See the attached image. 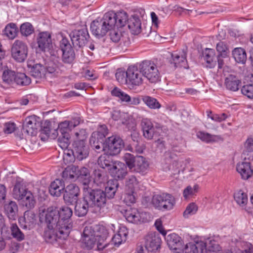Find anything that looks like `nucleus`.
<instances>
[{
	"mask_svg": "<svg viewBox=\"0 0 253 253\" xmlns=\"http://www.w3.org/2000/svg\"><path fill=\"white\" fill-rule=\"evenodd\" d=\"M45 210L40 209L39 214L40 219L44 216L46 228L43 238L46 242L54 244L59 240H65L73 227L72 209L66 206L61 208L50 206L47 208L44 214Z\"/></svg>",
	"mask_w": 253,
	"mask_h": 253,
	"instance_id": "f257e3e1",
	"label": "nucleus"
},
{
	"mask_svg": "<svg viewBox=\"0 0 253 253\" xmlns=\"http://www.w3.org/2000/svg\"><path fill=\"white\" fill-rule=\"evenodd\" d=\"M125 11L115 12L110 11L105 13L102 18H97L90 24V31L92 34L97 38L104 36L106 33L115 27L121 28L126 20Z\"/></svg>",
	"mask_w": 253,
	"mask_h": 253,
	"instance_id": "f03ea898",
	"label": "nucleus"
},
{
	"mask_svg": "<svg viewBox=\"0 0 253 253\" xmlns=\"http://www.w3.org/2000/svg\"><path fill=\"white\" fill-rule=\"evenodd\" d=\"M108 232L103 226H99L96 229L95 236L82 237L83 243L88 250L92 249L95 244L99 250H102L107 246V244H103L107 239Z\"/></svg>",
	"mask_w": 253,
	"mask_h": 253,
	"instance_id": "7ed1b4c3",
	"label": "nucleus"
},
{
	"mask_svg": "<svg viewBox=\"0 0 253 253\" xmlns=\"http://www.w3.org/2000/svg\"><path fill=\"white\" fill-rule=\"evenodd\" d=\"M84 196L91 205V208H97L101 212V210L106 205L107 199L104 190L100 188L87 187L84 190Z\"/></svg>",
	"mask_w": 253,
	"mask_h": 253,
	"instance_id": "20e7f679",
	"label": "nucleus"
},
{
	"mask_svg": "<svg viewBox=\"0 0 253 253\" xmlns=\"http://www.w3.org/2000/svg\"><path fill=\"white\" fill-rule=\"evenodd\" d=\"M36 42L40 51L48 53L51 56L56 55L57 51L53 48L50 32L48 31L39 32L36 37Z\"/></svg>",
	"mask_w": 253,
	"mask_h": 253,
	"instance_id": "39448f33",
	"label": "nucleus"
},
{
	"mask_svg": "<svg viewBox=\"0 0 253 253\" xmlns=\"http://www.w3.org/2000/svg\"><path fill=\"white\" fill-rule=\"evenodd\" d=\"M151 203L155 209L162 211H166L173 208L175 204V200L171 194L163 193L154 195Z\"/></svg>",
	"mask_w": 253,
	"mask_h": 253,
	"instance_id": "423d86ee",
	"label": "nucleus"
},
{
	"mask_svg": "<svg viewBox=\"0 0 253 253\" xmlns=\"http://www.w3.org/2000/svg\"><path fill=\"white\" fill-rule=\"evenodd\" d=\"M108 134V129L106 125L100 126L97 131L92 133L89 143L91 148L97 153L103 152L105 137Z\"/></svg>",
	"mask_w": 253,
	"mask_h": 253,
	"instance_id": "0eeeda50",
	"label": "nucleus"
},
{
	"mask_svg": "<svg viewBox=\"0 0 253 253\" xmlns=\"http://www.w3.org/2000/svg\"><path fill=\"white\" fill-rule=\"evenodd\" d=\"M70 39L74 48H82L87 43L90 36L86 26L76 29L69 34Z\"/></svg>",
	"mask_w": 253,
	"mask_h": 253,
	"instance_id": "6e6552de",
	"label": "nucleus"
},
{
	"mask_svg": "<svg viewBox=\"0 0 253 253\" xmlns=\"http://www.w3.org/2000/svg\"><path fill=\"white\" fill-rule=\"evenodd\" d=\"M139 69L143 76L151 83H156L160 80V73L156 65L151 61L145 60L139 65Z\"/></svg>",
	"mask_w": 253,
	"mask_h": 253,
	"instance_id": "1a4fd4ad",
	"label": "nucleus"
},
{
	"mask_svg": "<svg viewBox=\"0 0 253 253\" xmlns=\"http://www.w3.org/2000/svg\"><path fill=\"white\" fill-rule=\"evenodd\" d=\"M124 146L123 140L120 136L113 135L105 139L103 151L112 156H116L120 153Z\"/></svg>",
	"mask_w": 253,
	"mask_h": 253,
	"instance_id": "9d476101",
	"label": "nucleus"
},
{
	"mask_svg": "<svg viewBox=\"0 0 253 253\" xmlns=\"http://www.w3.org/2000/svg\"><path fill=\"white\" fill-rule=\"evenodd\" d=\"M11 52L13 59L17 62L22 63L27 58L28 47L24 42L17 40L12 45Z\"/></svg>",
	"mask_w": 253,
	"mask_h": 253,
	"instance_id": "9b49d317",
	"label": "nucleus"
},
{
	"mask_svg": "<svg viewBox=\"0 0 253 253\" xmlns=\"http://www.w3.org/2000/svg\"><path fill=\"white\" fill-rule=\"evenodd\" d=\"M63 194L65 203L67 205H73L79 199L80 189L76 184L71 183L65 186Z\"/></svg>",
	"mask_w": 253,
	"mask_h": 253,
	"instance_id": "f8f14e48",
	"label": "nucleus"
},
{
	"mask_svg": "<svg viewBox=\"0 0 253 253\" xmlns=\"http://www.w3.org/2000/svg\"><path fill=\"white\" fill-rule=\"evenodd\" d=\"M161 239L158 233L150 232L144 237V245L148 252H153L160 248Z\"/></svg>",
	"mask_w": 253,
	"mask_h": 253,
	"instance_id": "ddd939ff",
	"label": "nucleus"
},
{
	"mask_svg": "<svg viewBox=\"0 0 253 253\" xmlns=\"http://www.w3.org/2000/svg\"><path fill=\"white\" fill-rule=\"evenodd\" d=\"M71 151L74 158L79 161L86 158L89 154L88 147L84 141H73Z\"/></svg>",
	"mask_w": 253,
	"mask_h": 253,
	"instance_id": "4468645a",
	"label": "nucleus"
},
{
	"mask_svg": "<svg viewBox=\"0 0 253 253\" xmlns=\"http://www.w3.org/2000/svg\"><path fill=\"white\" fill-rule=\"evenodd\" d=\"M165 239L169 248L174 253H182L184 252V242L177 234H169L166 237Z\"/></svg>",
	"mask_w": 253,
	"mask_h": 253,
	"instance_id": "2eb2a0df",
	"label": "nucleus"
},
{
	"mask_svg": "<svg viewBox=\"0 0 253 253\" xmlns=\"http://www.w3.org/2000/svg\"><path fill=\"white\" fill-rule=\"evenodd\" d=\"M36 116L33 115L27 117L23 124V130L24 132L31 136L36 135L37 130L41 126V122Z\"/></svg>",
	"mask_w": 253,
	"mask_h": 253,
	"instance_id": "dca6fc26",
	"label": "nucleus"
},
{
	"mask_svg": "<svg viewBox=\"0 0 253 253\" xmlns=\"http://www.w3.org/2000/svg\"><path fill=\"white\" fill-rule=\"evenodd\" d=\"M186 56V53L183 51L181 53H171V56L168 60L169 63L174 69L177 68L188 69Z\"/></svg>",
	"mask_w": 253,
	"mask_h": 253,
	"instance_id": "f3484780",
	"label": "nucleus"
},
{
	"mask_svg": "<svg viewBox=\"0 0 253 253\" xmlns=\"http://www.w3.org/2000/svg\"><path fill=\"white\" fill-rule=\"evenodd\" d=\"M142 74L141 70L135 66H129L127 68V84L139 86L143 83Z\"/></svg>",
	"mask_w": 253,
	"mask_h": 253,
	"instance_id": "a211bd4d",
	"label": "nucleus"
},
{
	"mask_svg": "<svg viewBox=\"0 0 253 253\" xmlns=\"http://www.w3.org/2000/svg\"><path fill=\"white\" fill-rule=\"evenodd\" d=\"M109 169L111 175L114 178L113 180L118 181L124 179L127 173L126 165L121 162H115L113 166Z\"/></svg>",
	"mask_w": 253,
	"mask_h": 253,
	"instance_id": "6ab92c4d",
	"label": "nucleus"
},
{
	"mask_svg": "<svg viewBox=\"0 0 253 253\" xmlns=\"http://www.w3.org/2000/svg\"><path fill=\"white\" fill-rule=\"evenodd\" d=\"M130 168V171L131 172L139 173L142 175L145 174L148 169L149 163L146 158L142 156H136V165L134 167L131 165V160L128 161Z\"/></svg>",
	"mask_w": 253,
	"mask_h": 253,
	"instance_id": "aec40b11",
	"label": "nucleus"
},
{
	"mask_svg": "<svg viewBox=\"0 0 253 253\" xmlns=\"http://www.w3.org/2000/svg\"><path fill=\"white\" fill-rule=\"evenodd\" d=\"M125 12L126 15V20L121 28L125 26L127 22L128 28L132 34L137 35L139 34L141 31V23L139 16L136 15H133L128 18L127 13Z\"/></svg>",
	"mask_w": 253,
	"mask_h": 253,
	"instance_id": "412c9836",
	"label": "nucleus"
},
{
	"mask_svg": "<svg viewBox=\"0 0 253 253\" xmlns=\"http://www.w3.org/2000/svg\"><path fill=\"white\" fill-rule=\"evenodd\" d=\"M242 81L239 77L232 75H228L224 80V85L227 90L236 92L241 86Z\"/></svg>",
	"mask_w": 253,
	"mask_h": 253,
	"instance_id": "4be33fe9",
	"label": "nucleus"
},
{
	"mask_svg": "<svg viewBox=\"0 0 253 253\" xmlns=\"http://www.w3.org/2000/svg\"><path fill=\"white\" fill-rule=\"evenodd\" d=\"M24 184L23 180L20 177H17L13 189V197L20 201L25 196V195L30 192Z\"/></svg>",
	"mask_w": 253,
	"mask_h": 253,
	"instance_id": "5701e85b",
	"label": "nucleus"
},
{
	"mask_svg": "<svg viewBox=\"0 0 253 253\" xmlns=\"http://www.w3.org/2000/svg\"><path fill=\"white\" fill-rule=\"evenodd\" d=\"M85 199V196L83 195L82 200L78 199L75 203V213L79 217L85 216L88 211L89 208H91L90 203Z\"/></svg>",
	"mask_w": 253,
	"mask_h": 253,
	"instance_id": "b1692460",
	"label": "nucleus"
},
{
	"mask_svg": "<svg viewBox=\"0 0 253 253\" xmlns=\"http://www.w3.org/2000/svg\"><path fill=\"white\" fill-rule=\"evenodd\" d=\"M64 189H65L64 180L57 178L51 183L48 191L52 196L59 197L63 193Z\"/></svg>",
	"mask_w": 253,
	"mask_h": 253,
	"instance_id": "393cba45",
	"label": "nucleus"
},
{
	"mask_svg": "<svg viewBox=\"0 0 253 253\" xmlns=\"http://www.w3.org/2000/svg\"><path fill=\"white\" fill-rule=\"evenodd\" d=\"M140 125L143 136L147 140H151L155 132V127L152 122L148 119H143Z\"/></svg>",
	"mask_w": 253,
	"mask_h": 253,
	"instance_id": "a878e982",
	"label": "nucleus"
},
{
	"mask_svg": "<svg viewBox=\"0 0 253 253\" xmlns=\"http://www.w3.org/2000/svg\"><path fill=\"white\" fill-rule=\"evenodd\" d=\"M36 220V215L32 211L25 212L24 217L19 219V222L21 228L23 229H30V226L35 224Z\"/></svg>",
	"mask_w": 253,
	"mask_h": 253,
	"instance_id": "bb28decb",
	"label": "nucleus"
},
{
	"mask_svg": "<svg viewBox=\"0 0 253 253\" xmlns=\"http://www.w3.org/2000/svg\"><path fill=\"white\" fill-rule=\"evenodd\" d=\"M27 67L32 76L37 79H46L44 66L41 64H35L33 65L28 63Z\"/></svg>",
	"mask_w": 253,
	"mask_h": 253,
	"instance_id": "cd10ccee",
	"label": "nucleus"
},
{
	"mask_svg": "<svg viewBox=\"0 0 253 253\" xmlns=\"http://www.w3.org/2000/svg\"><path fill=\"white\" fill-rule=\"evenodd\" d=\"M119 186V183L117 180L110 179L107 181L104 190L107 200L114 198Z\"/></svg>",
	"mask_w": 253,
	"mask_h": 253,
	"instance_id": "c85d7f7f",
	"label": "nucleus"
},
{
	"mask_svg": "<svg viewBox=\"0 0 253 253\" xmlns=\"http://www.w3.org/2000/svg\"><path fill=\"white\" fill-rule=\"evenodd\" d=\"M236 169L244 179H248L253 174V170L251 167L250 162H243L237 165Z\"/></svg>",
	"mask_w": 253,
	"mask_h": 253,
	"instance_id": "c756f323",
	"label": "nucleus"
},
{
	"mask_svg": "<svg viewBox=\"0 0 253 253\" xmlns=\"http://www.w3.org/2000/svg\"><path fill=\"white\" fill-rule=\"evenodd\" d=\"M203 56L207 64V67L213 68L216 66V55L213 49L206 48L203 52Z\"/></svg>",
	"mask_w": 253,
	"mask_h": 253,
	"instance_id": "7c9ffc66",
	"label": "nucleus"
},
{
	"mask_svg": "<svg viewBox=\"0 0 253 253\" xmlns=\"http://www.w3.org/2000/svg\"><path fill=\"white\" fill-rule=\"evenodd\" d=\"M4 211L9 220H15L17 217L18 206L13 201H10L4 206Z\"/></svg>",
	"mask_w": 253,
	"mask_h": 253,
	"instance_id": "2f4dec72",
	"label": "nucleus"
},
{
	"mask_svg": "<svg viewBox=\"0 0 253 253\" xmlns=\"http://www.w3.org/2000/svg\"><path fill=\"white\" fill-rule=\"evenodd\" d=\"M73 172H77V177L80 180H83V183L85 185L90 180V173L89 169L85 167L79 168V167H72Z\"/></svg>",
	"mask_w": 253,
	"mask_h": 253,
	"instance_id": "473e14b6",
	"label": "nucleus"
},
{
	"mask_svg": "<svg viewBox=\"0 0 253 253\" xmlns=\"http://www.w3.org/2000/svg\"><path fill=\"white\" fill-rule=\"evenodd\" d=\"M18 31L19 30L16 24L14 23H10L6 25L2 31V34L9 39L13 40L17 37Z\"/></svg>",
	"mask_w": 253,
	"mask_h": 253,
	"instance_id": "72a5a7b5",
	"label": "nucleus"
},
{
	"mask_svg": "<svg viewBox=\"0 0 253 253\" xmlns=\"http://www.w3.org/2000/svg\"><path fill=\"white\" fill-rule=\"evenodd\" d=\"M125 216L126 219L131 223H137L140 221L141 215L136 209L129 208L126 210Z\"/></svg>",
	"mask_w": 253,
	"mask_h": 253,
	"instance_id": "f704fd0d",
	"label": "nucleus"
},
{
	"mask_svg": "<svg viewBox=\"0 0 253 253\" xmlns=\"http://www.w3.org/2000/svg\"><path fill=\"white\" fill-rule=\"evenodd\" d=\"M232 55L236 62L245 64L247 60V54L245 50L241 47H237L232 51Z\"/></svg>",
	"mask_w": 253,
	"mask_h": 253,
	"instance_id": "c9c22d12",
	"label": "nucleus"
},
{
	"mask_svg": "<svg viewBox=\"0 0 253 253\" xmlns=\"http://www.w3.org/2000/svg\"><path fill=\"white\" fill-rule=\"evenodd\" d=\"M110 156L111 155L104 152V154L101 155L98 158L97 163L98 165L103 169L106 168H108L109 169L111 168V166L113 167L115 163L113 162Z\"/></svg>",
	"mask_w": 253,
	"mask_h": 253,
	"instance_id": "e433bc0d",
	"label": "nucleus"
},
{
	"mask_svg": "<svg viewBox=\"0 0 253 253\" xmlns=\"http://www.w3.org/2000/svg\"><path fill=\"white\" fill-rule=\"evenodd\" d=\"M92 177L94 182L97 185L104 183L107 180L106 173L103 169H94L93 172Z\"/></svg>",
	"mask_w": 253,
	"mask_h": 253,
	"instance_id": "4c0bfd02",
	"label": "nucleus"
},
{
	"mask_svg": "<svg viewBox=\"0 0 253 253\" xmlns=\"http://www.w3.org/2000/svg\"><path fill=\"white\" fill-rule=\"evenodd\" d=\"M16 74V72L10 69L4 70L2 75L3 83L8 85L13 84H14Z\"/></svg>",
	"mask_w": 253,
	"mask_h": 253,
	"instance_id": "58836bf2",
	"label": "nucleus"
},
{
	"mask_svg": "<svg viewBox=\"0 0 253 253\" xmlns=\"http://www.w3.org/2000/svg\"><path fill=\"white\" fill-rule=\"evenodd\" d=\"M31 83V78L25 73L16 72L14 83L17 85L27 86L30 84Z\"/></svg>",
	"mask_w": 253,
	"mask_h": 253,
	"instance_id": "ea45409f",
	"label": "nucleus"
},
{
	"mask_svg": "<svg viewBox=\"0 0 253 253\" xmlns=\"http://www.w3.org/2000/svg\"><path fill=\"white\" fill-rule=\"evenodd\" d=\"M69 125V123L66 121L60 123L58 125L57 129L54 130L55 133H53V134L55 136L59 135V133H60V135L69 134V132L71 131L72 129Z\"/></svg>",
	"mask_w": 253,
	"mask_h": 253,
	"instance_id": "a19ab883",
	"label": "nucleus"
},
{
	"mask_svg": "<svg viewBox=\"0 0 253 253\" xmlns=\"http://www.w3.org/2000/svg\"><path fill=\"white\" fill-rule=\"evenodd\" d=\"M20 200L22 201V204L25 206L27 209L31 210L34 208L36 204V201L33 194L30 192L25 195L24 198Z\"/></svg>",
	"mask_w": 253,
	"mask_h": 253,
	"instance_id": "79ce46f5",
	"label": "nucleus"
},
{
	"mask_svg": "<svg viewBox=\"0 0 253 253\" xmlns=\"http://www.w3.org/2000/svg\"><path fill=\"white\" fill-rule=\"evenodd\" d=\"M62 61L66 64H71L75 59V53L73 48L62 51Z\"/></svg>",
	"mask_w": 253,
	"mask_h": 253,
	"instance_id": "37998d69",
	"label": "nucleus"
},
{
	"mask_svg": "<svg viewBox=\"0 0 253 253\" xmlns=\"http://www.w3.org/2000/svg\"><path fill=\"white\" fill-rule=\"evenodd\" d=\"M10 231L12 237L17 241L21 242L24 240L25 235L16 224L12 223L11 225Z\"/></svg>",
	"mask_w": 253,
	"mask_h": 253,
	"instance_id": "c03bdc74",
	"label": "nucleus"
},
{
	"mask_svg": "<svg viewBox=\"0 0 253 253\" xmlns=\"http://www.w3.org/2000/svg\"><path fill=\"white\" fill-rule=\"evenodd\" d=\"M234 198L238 205L245 206L248 202V196L242 190H239L234 194Z\"/></svg>",
	"mask_w": 253,
	"mask_h": 253,
	"instance_id": "a18cd8bd",
	"label": "nucleus"
},
{
	"mask_svg": "<svg viewBox=\"0 0 253 253\" xmlns=\"http://www.w3.org/2000/svg\"><path fill=\"white\" fill-rule=\"evenodd\" d=\"M135 138L136 140L132 138L133 141L128 146V150L132 152L134 151L139 154L142 153L145 149V146L138 141L136 137Z\"/></svg>",
	"mask_w": 253,
	"mask_h": 253,
	"instance_id": "49530a36",
	"label": "nucleus"
},
{
	"mask_svg": "<svg viewBox=\"0 0 253 253\" xmlns=\"http://www.w3.org/2000/svg\"><path fill=\"white\" fill-rule=\"evenodd\" d=\"M136 193L134 191L126 190V192L123 196V202L127 206L134 204L136 201Z\"/></svg>",
	"mask_w": 253,
	"mask_h": 253,
	"instance_id": "de8ad7c7",
	"label": "nucleus"
},
{
	"mask_svg": "<svg viewBox=\"0 0 253 253\" xmlns=\"http://www.w3.org/2000/svg\"><path fill=\"white\" fill-rule=\"evenodd\" d=\"M197 136L201 140L207 143L214 142L216 139L221 138V136L219 135H211L209 133L204 132H200Z\"/></svg>",
	"mask_w": 253,
	"mask_h": 253,
	"instance_id": "09e8293b",
	"label": "nucleus"
},
{
	"mask_svg": "<svg viewBox=\"0 0 253 253\" xmlns=\"http://www.w3.org/2000/svg\"><path fill=\"white\" fill-rule=\"evenodd\" d=\"M20 31L22 35L27 37L33 34L34 28L30 23L25 22L21 25Z\"/></svg>",
	"mask_w": 253,
	"mask_h": 253,
	"instance_id": "8fccbe9b",
	"label": "nucleus"
},
{
	"mask_svg": "<svg viewBox=\"0 0 253 253\" xmlns=\"http://www.w3.org/2000/svg\"><path fill=\"white\" fill-rule=\"evenodd\" d=\"M143 102L151 109H159L161 107V105L156 99L146 96L143 98Z\"/></svg>",
	"mask_w": 253,
	"mask_h": 253,
	"instance_id": "3c124183",
	"label": "nucleus"
},
{
	"mask_svg": "<svg viewBox=\"0 0 253 253\" xmlns=\"http://www.w3.org/2000/svg\"><path fill=\"white\" fill-rule=\"evenodd\" d=\"M216 49L218 52V55L221 56L222 58H226L228 56L229 49L227 45L223 42H219L216 44Z\"/></svg>",
	"mask_w": 253,
	"mask_h": 253,
	"instance_id": "603ef678",
	"label": "nucleus"
},
{
	"mask_svg": "<svg viewBox=\"0 0 253 253\" xmlns=\"http://www.w3.org/2000/svg\"><path fill=\"white\" fill-rule=\"evenodd\" d=\"M116 80L122 84H127V70L125 71L118 69L115 74Z\"/></svg>",
	"mask_w": 253,
	"mask_h": 253,
	"instance_id": "864d4df0",
	"label": "nucleus"
},
{
	"mask_svg": "<svg viewBox=\"0 0 253 253\" xmlns=\"http://www.w3.org/2000/svg\"><path fill=\"white\" fill-rule=\"evenodd\" d=\"M138 184V181L135 176H129L126 183V190L135 191V188Z\"/></svg>",
	"mask_w": 253,
	"mask_h": 253,
	"instance_id": "5fc2aeb1",
	"label": "nucleus"
},
{
	"mask_svg": "<svg viewBox=\"0 0 253 253\" xmlns=\"http://www.w3.org/2000/svg\"><path fill=\"white\" fill-rule=\"evenodd\" d=\"M242 94L249 99H253V84H246L241 87Z\"/></svg>",
	"mask_w": 253,
	"mask_h": 253,
	"instance_id": "6e6d98bb",
	"label": "nucleus"
},
{
	"mask_svg": "<svg viewBox=\"0 0 253 253\" xmlns=\"http://www.w3.org/2000/svg\"><path fill=\"white\" fill-rule=\"evenodd\" d=\"M182 167V163L177 161H174L169 166V170H171V173L173 175L179 174L181 169L182 172L184 170V168L181 169Z\"/></svg>",
	"mask_w": 253,
	"mask_h": 253,
	"instance_id": "4d7b16f0",
	"label": "nucleus"
},
{
	"mask_svg": "<svg viewBox=\"0 0 253 253\" xmlns=\"http://www.w3.org/2000/svg\"><path fill=\"white\" fill-rule=\"evenodd\" d=\"M70 134L60 135L58 138L60 146L63 149L68 148L70 143Z\"/></svg>",
	"mask_w": 253,
	"mask_h": 253,
	"instance_id": "13d9d810",
	"label": "nucleus"
},
{
	"mask_svg": "<svg viewBox=\"0 0 253 253\" xmlns=\"http://www.w3.org/2000/svg\"><path fill=\"white\" fill-rule=\"evenodd\" d=\"M51 123L49 121H45L42 124L41 123V126L39 128L42 134H44L45 136L49 137L50 132Z\"/></svg>",
	"mask_w": 253,
	"mask_h": 253,
	"instance_id": "bf43d9fd",
	"label": "nucleus"
},
{
	"mask_svg": "<svg viewBox=\"0 0 253 253\" xmlns=\"http://www.w3.org/2000/svg\"><path fill=\"white\" fill-rule=\"evenodd\" d=\"M198 210L196 205L194 203L189 204L186 207V210L183 212V215L185 218H188L189 215L195 214Z\"/></svg>",
	"mask_w": 253,
	"mask_h": 253,
	"instance_id": "052dcab7",
	"label": "nucleus"
},
{
	"mask_svg": "<svg viewBox=\"0 0 253 253\" xmlns=\"http://www.w3.org/2000/svg\"><path fill=\"white\" fill-rule=\"evenodd\" d=\"M109 37L111 40L114 42H120L123 36L122 32L119 30L115 29L109 30Z\"/></svg>",
	"mask_w": 253,
	"mask_h": 253,
	"instance_id": "680f3d73",
	"label": "nucleus"
},
{
	"mask_svg": "<svg viewBox=\"0 0 253 253\" xmlns=\"http://www.w3.org/2000/svg\"><path fill=\"white\" fill-rule=\"evenodd\" d=\"M59 48L61 51H64V50H68L74 47L71 45L67 38L62 37L61 40L59 42Z\"/></svg>",
	"mask_w": 253,
	"mask_h": 253,
	"instance_id": "e2e57ef3",
	"label": "nucleus"
},
{
	"mask_svg": "<svg viewBox=\"0 0 253 253\" xmlns=\"http://www.w3.org/2000/svg\"><path fill=\"white\" fill-rule=\"evenodd\" d=\"M76 139L74 141H84L85 142L87 137L86 131L84 129H81L75 133Z\"/></svg>",
	"mask_w": 253,
	"mask_h": 253,
	"instance_id": "0e129e2a",
	"label": "nucleus"
},
{
	"mask_svg": "<svg viewBox=\"0 0 253 253\" xmlns=\"http://www.w3.org/2000/svg\"><path fill=\"white\" fill-rule=\"evenodd\" d=\"M72 167L69 170L66 169L62 172V177L67 179H77V172H73Z\"/></svg>",
	"mask_w": 253,
	"mask_h": 253,
	"instance_id": "69168bd1",
	"label": "nucleus"
},
{
	"mask_svg": "<svg viewBox=\"0 0 253 253\" xmlns=\"http://www.w3.org/2000/svg\"><path fill=\"white\" fill-rule=\"evenodd\" d=\"M124 159L126 162V167H127L130 170V167L128 165V163H129L128 161L130 160H131V165L134 167L136 165V163H135V160L136 161V156H134L132 154H131L130 153H126L124 156Z\"/></svg>",
	"mask_w": 253,
	"mask_h": 253,
	"instance_id": "338daca9",
	"label": "nucleus"
},
{
	"mask_svg": "<svg viewBox=\"0 0 253 253\" xmlns=\"http://www.w3.org/2000/svg\"><path fill=\"white\" fill-rule=\"evenodd\" d=\"M185 253H198L197 247L193 243H189L184 246Z\"/></svg>",
	"mask_w": 253,
	"mask_h": 253,
	"instance_id": "774afa93",
	"label": "nucleus"
}]
</instances>
